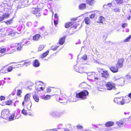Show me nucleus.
<instances>
[{"mask_svg": "<svg viewBox=\"0 0 131 131\" xmlns=\"http://www.w3.org/2000/svg\"><path fill=\"white\" fill-rule=\"evenodd\" d=\"M22 46L20 44H16L15 45H12L10 47L7 48V52L9 54H10L16 50V48L17 51H19L22 50Z\"/></svg>", "mask_w": 131, "mask_h": 131, "instance_id": "1", "label": "nucleus"}, {"mask_svg": "<svg viewBox=\"0 0 131 131\" xmlns=\"http://www.w3.org/2000/svg\"><path fill=\"white\" fill-rule=\"evenodd\" d=\"M28 1L27 0H16L17 5L15 11L17 12L19 9L27 7L28 5Z\"/></svg>", "mask_w": 131, "mask_h": 131, "instance_id": "2", "label": "nucleus"}, {"mask_svg": "<svg viewBox=\"0 0 131 131\" xmlns=\"http://www.w3.org/2000/svg\"><path fill=\"white\" fill-rule=\"evenodd\" d=\"M97 69L100 75L101 76L100 77L101 79L103 78H107L109 77V74L107 71L99 68H97Z\"/></svg>", "mask_w": 131, "mask_h": 131, "instance_id": "3", "label": "nucleus"}, {"mask_svg": "<svg viewBox=\"0 0 131 131\" xmlns=\"http://www.w3.org/2000/svg\"><path fill=\"white\" fill-rule=\"evenodd\" d=\"M88 92L86 90L77 93L76 94V97L81 100H84L86 98V96L88 95Z\"/></svg>", "mask_w": 131, "mask_h": 131, "instance_id": "4", "label": "nucleus"}, {"mask_svg": "<svg viewBox=\"0 0 131 131\" xmlns=\"http://www.w3.org/2000/svg\"><path fill=\"white\" fill-rule=\"evenodd\" d=\"M126 98H123L122 97H116L114 98V102L118 104L123 105L125 103H129L128 101L126 100Z\"/></svg>", "mask_w": 131, "mask_h": 131, "instance_id": "5", "label": "nucleus"}, {"mask_svg": "<svg viewBox=\"0 0 131 131\" xmlns=\"http://www.w3.org/2000/svg\"><path fill=\"white\" fill-rule=\"evenodd\" d=\"M77 19H76L72 21L67 23L65 25V27L66 28H68L71 27V28L73 27L75 29H76L77 26L79 25V23L77 22Z\"/></svg>", "mask_w": 131, "mask_h": 131, "instance_id": "6", "label": "nucleus"}, {"mask_svg": "<svg viewBox=\"0 0 131 131\" xmlns=\"http://www.w3.org/2000/svg\"><path fill=\"white\" fill-rule=\"evenodd\" d=\"M30 94L28 93L25 96L24 100L22 103V106L24 107L25 106V103H30L31 102L30 100Z\"/></svg>", "mask_w": 131, "mask_h": 131, "instance_id": "7", "label": "nucleus"}, {"mask_svg": "<svg viewBox=\"0 0 131 131\" xmlns=\"http://www.w3.org/2000/svg\"><path fill=\"white\" fill-rule=\"evenodd\" d=\"M106 87L108 90H111L114 89V90H116V89L115 88L114 84L110 82L107 83L106 84Z\"/></svg>", "mask_w": 131, "mask_h": 131, "instance_id": "8", "label": "nucleus"}, {"mask_svg": "<svg viewBox=\"0 0 131 131\" xmlns=\"http://www.w3.org/2000/svg\"><path fill=\"white\" fill-rule=\"evenodd\" d=\"M39 8H36V7L35 8H33L32 10V14L36 15L37 17H39L41 15L40 10Z\"/></svg>", "mask_w": 131, "mask_h": 131, "instance_id": "9", "label": "nucleus"}, {"mask_svg": "<svg viewBox=\"0 0 131 131\" xmlns=\"http://www.w3.org/2000/svg\"><path fill=\"white\" fill-rule=\"evenodd\" d=\"M124 61V59L123 58H120L119 59L116 64L117 67L118 68H121L123 66V64Z\"/></svg>", "mask_w": 131, "mask_h": 131, "instance_id": "10", "label": "nucleus"}, {"mask_svg": "<svg viewBox=\"0 0 131 131\" xmlns=\"http://www.w3.org/2000/svg\"><path fill=\"white\" fill-rule=\"evenodd\" d=\"M4 30L5 31V33L7 35H10L13 32V29L10 27L5 28Z\"/></svg>", "mask_w": 131, "mask_h": 131, "instance_id": "11", "label": "nucleus"}, {"mask_svg": "<svg viewBox=\"0 0 131 131\" xmlns=\"http://www.w3.org/2000/svg\"><path fill=\"white\" fill-rule=\"evenodd\" d=\"M87 68H86L81 66L79 67V68L78 69H76L77 72L80 73H85V71L86 70Z\"/></svg>", "mask_w": 131, "mask_h": 131, "instance_id": "12", "label": "nucleus"}, {"mask_svg": "<svg viewBox=\"0 0 131 131\" xmlns=\"http://www.w3.org/2000/svg\"><path fill=\"white\" fill-rule=\"evenodd\" d=\"M10 114L9 111L8 109L4 110L1 112V115L2 116H4L5 117L9 115Z\"/></svg>", "mask_w": 131, "mask_h": 131, "instance_id": "13", "label": "nucleus"}, {"mask_svg": "<svg viewBox=\"0 0 131 131\" xmlns=\"http://www.w3.org/2000/svg\"><path fill=\"white\" fill-rule=\"evenodd\" d=\"M96 75V73L95 72L89 73H88V77L87 79L90 80H92L93 79L94 76Z\"/></svg>", "mask_w": 131, "mask_h": 131, "instance_id": "14", "label": "nucleus"}, {"mask_svg": "<svg viewBox=\"0 0 131 131\" xmlns=\"http://www.w3.org/2000/svg\"><path fill=\"white\" fill-rule=\"evenodd\" d=\"M49 115L51 116L54 117H57L58 111L56 110H52L49 113Z\"/></svg>", "mask_w": 131, "mask_h": 131, "instance_id": "15", "label": "nucleus"}, {"mask_svg": "<svg viewBox=\"0 0 131 131\" xmlns=\"http://www.w3.org/2000/svg\"><path fill=\"white\" fill-rule=\"evenodd\" d=\"M33 98L35 101L37 102H39V99L38 95L35 93V92H34L32 93Z\"/></svg>", "mask_w": 131, "mask_h": 131, "instance_id": "16", "label": "nucleus"}, {"mask_svg": "<svg viewBox=\"0 0 131 131\" xmlns=\"http://www.w3.org/2000/svg\"><path fill=\"white\" fill-rule=\"evenodd\" d=\"M125 120H123V121H120L117 122L116 123L117 125L119 127H122L125 124Z\"/></svg>", "mask_w": 131, "mask_h": 131, "instance_id": "17", "label": "nucleus"}, {"mask_svg": "<svg viewBox=\"0 0 131 131\" xmlns=\"http://www.w3.org/2000/svg\"><path fill=\"white\" fill-rule=\"evenodd\" d=\"M125 81V80L124 79L122 78H121L118 79L117 82L119 85L122 86L124 85Z\"/></svg>", "mask_w": 131, "mask_h": 131, "instance_id": "18", "label": "nucleus"}, {"mask_svg": "<svg viewBox=\"0 0 131 131\" xmlns=\"http://www.w3.org/2000/svg\"><path fill=\"white\" fill-rule=\"evenodd\" d=\"M9 14H4L2 16H0V22L3 20L4 19H6L9 17Z\"/></svg>", "mask_w": 131, "mask_h": 131, "instance_id": "19", "label": "nucleus"}, {"mask_svg": "<svg viewBox=\"0 0 131 131\" xmlns=\"http://www.w3.org/2000/svg\"><path fill=\"white\" fill-rule=\"evenodd\" d=\"M113 73L116 72L118 71V67L114 66H111V67H109Z\"/></svg>", "mask_w": 131, "mask_h": 131, "instance_id": "20", "label": "nucleus"}, {"mask_svg": "<svg viewBox=\"0 0 131 131\" xmlns=\"http://www.w3.org/2000/svg\"><path fill=\"white\" fill-rule=\"evenodd\" d=\"M40 63L38 60L36 59L34 61L33 66L35 67H39Z\"/></svg>", "mask_w": 131, "mask_h": 131, "instance_id": "21", "label": "nucleus"}, {"mask_svg": "<svg viewBox=\"0 0 131 131\" xmlns=\"http://www.w3.org/2000/svg\"><path fill=\"white\" fill-rule=\"evenodd\" d=\"M66 36H64L62 37L61 38H60L59 40V43L60 45H62L64 44L65 42V39L66 38Z\"/></svg>", "mask_w": 131, "mask_h": 131, "instance_id": "22", "label": "nucleus"}, {"mask_svg": "<svg viewBox=\"0 0 131 131\" xmlns=\"http://www.w3.org/2000/svg\"><path fill=\"white\" fill-rule=\"evenodd\" d=\"M58 100L61 103L66 102L67 101V99L65 98H63V97H59Z\"/></svg>", "mask_w": 131, "mask_h": 131, "instance_id": "23", "label": "nucleus"}, {"mask_svg": "<svg viewBox=\"0 0 131 131\" xmlns=\"http://www.w3.org/2000/svg\"><path fill=\"white\" fill-rule=\"evenodd\" d=\"M40 36V35L39 34H37L33 36L32 39L34 41L38 40Z\"/></svg>", "mask_w": 131, "mask_h": 131, "instance_id": "24", "label": "nucleus"}, {"mask_svg": "<svg viewBox=\"0 0 131 131\" xmlns=\"http://www.w3.org/2000/svg\"><path fill=\"white\" fill-rule=\"evenodd\" d=\"M6 49L5 48H0V57L3 56L2 53L5 52Z\"/></svg>", "mask_w": 131, "mask_h": 131, "instance_id": "25", "label": "nucleus"}, {"mask_svg": "<svg viewBox=\"0 0 131 131\" xmlns=\"http://www.w3.org/2000/svg\"><path fill=\"white\" fill-rule=\"evenodd\" d=\"M105 125L106 127H109L113 125L114 123L110 121L106 122Z\"/></svg>", "mask_w": 131, "mask_h": 131, "instance_id": "26", "label": "nucleus"}, {"mask_svg": "<svg viewBox=\"0 0 131 131\" xmlns=\"http://www.w3.org/2000/svg\"><path fill=\"white\" fill-rule=\"evenodd\" d=\"M21 43L23 45H27L30 43V41H27L26 39H24L21 41Z\"/></svg>", "mask_w": 131, "mask_h": 131, "instance_id": "27", "label": "nucleus"}, {"mask_svg": "<svg viewBox=\"0 0 131 131\" xmlns=\"http://www.w3.org/2000/svg\"><path fill=\"white\" fill-rule=\"evenodd\" d=\"M86 3L90 5H92L95 3V1L93 0H86Z\"/></svg>", "mask_w": 131, "mask_h": 131, "instance_id": "28", "label": "nucleus"}, {"mask_svg": "<svg viewBox=\"0 0 131 131\" xmlns=\"http://www.w3.org/2000/svg\"><path fill=\"white\" fill-rule=\"evenodd\" d=\"M93 79L95 80H98V82L101 81H102V79H101L100 77H98L97 74L96 73V75L94 76Z\"/></svg>", "mask_w": 131, "mask_h": 131, "instance_id": "29", "label": "nucleus"}, {"mask_svg": "<svg viewBox=\"0 0 131 131\" xmlns=\"http://www.w3.org/2000/svg\"><path fill=\"white\" fill-rule=\"evenodd\" d=\"M49 52L48 51H47L43 53L40 56L41 58H43L46 57L49 54Z\"/></svg>", "mask_w": 131, "mask_h": 131, "instance_id": "30", "label": "nucleus"}, {"mask_svg": "<svg viewBox=\"0 0 131 131\" xmlns=\"http://www.w3.org/2000/svg\"><path fill=\"white\" fill-rule=\"evenodd\" d=\"M77 129L80 131H83L84 130L82 126L80 125H78L77 126Z\"/></svg>", "mask_w": 131, "mask_h": 131, "instance_id": "31", "label": "nucleus"}, {"mask_svg": "<svg viewBox=\"0 0 131 131\" xmlns=\"http://www.w3.org/2000/svg\"><path fill=\"white\" fill-rule=\"evenodd\" d=\"M39 1V0H32L31 4L32 5L37 6V7L38 6V5H37Z\"/></svg>", "mask_w": 131, "mask_h": 131, "instance_id": "32", "label": "nucleus"}, {"mask_svg": "<svg viewBox=\"0 0 131 131\" xmlns=\"http://www.w3.org/2000/svg\"><path fill=\"white\" fill-rule=\"evenodd\" d=\"M79 8L81 9H84L86 8V4H83L80 5L79 6Z\"/></svg>", "mask_w": 131, "mask_h": 131, "instance_id": "33", "label": "nucleus"}, {"mask_svg": "<svg viewBox=\"0 0 131 131\" xmlns=\"http://www.w3.org/2000/svg\"><path fill=\"white\" fill-rule=\"evenodd\" d=\"M35 84L37 85H42L44 84V83L41 81H37L35 82Z\"/></svg>", "mask_w": 131, "mask_h": 131, "instance_id": "34", "label": "nucleus"}, {"mask_svg": "<svg viewBox=\"0 0 131 131\" xmlns=\"http://www.w3.org/2000/svg\"><path fill=\"white\" fill-rule=\"evenodd\" d=\"M25 104L27 105V108L29 110H30L31 107L32 106L31 102L30 103H25Z\"/></svg>", "mask_w": 131, "mask_h": 131, "instance_id": "35", "label": "nucleus"}, {"mask_svg": "<svg viewBox=\"0 0 131 131\" xmlns=\"http://www.w3.org/2000/svg\"><path fill=\"white\" fill-rule=\"evenodd\" d=\"M112 5V3H109L107 5H105L103 6V7L105 8H108V7H110Z\"/></svg>", "mask_w": 131, "mask_h": 131, "instance_id": "36", "label": "nucleus"}, {"mask_svg": "<svg viewBox=\"0 0 131 131\" xmlns=\"http://www.w3.org/2000/svg\"><path fill=\"white\" fill-rule=\"evenodd\" d=\"M105 19L102 16H100L99 18V21L101 23H103Z\"/></svg>", "mask_w": 131, "mask_h": 131, "instance_id": "37", "label": "nucleus"}, {"mask_svg": "<svg viewBox=\"0 0 131 131\" xmlns=\"http://www.w3.org/2000/svg\"><path fill=\"white\" fill-rule=\"evenodd\" d=\"M45 47V46L43 45H40L38 47V50L40 51L42 50Z\"/></svg>", "mask_w": 131, "mask_h": 131, "instance_id": "38", "label": "nucleus"}, {"mask_svg": "<svg viewBox=\"0 0 131 131\" xmlns=\"http://www.w3.org/2000/svg\"><path fill=\"white\" fill-rule=\"evenodd\" d=\"M131 39V35L129 36L128 37H127L123 41L125 42H128L130 40V39Z\"/></svg>", "mask_w": 131, "mask_h": 131, "instance_id": "39", "label": "nucleus"}, {"mask_svg": "<svg viewBox=\"0 0 131 131\" xmlns=\"http://www.w3.org/2000/svg\"><path fill=\"white\" fill-rule=\"evenodd\" d=\"M30 61H26L24 62L23 64H20V65L21 67H23V66L25 65L26 64H28V65H30Z\"/></svg>", "mask_w": 131, "mask_h": 131, "instance_id": "40", "label": "nucleus"}, {"mask_svg": "<svg viewBox=\"0 0 131 131\" xmlns=\"http://www.w3.org/2000/svg\"><path fill=\"white\" fill-rule=\"evenodd\" d=\"M35 90L38 91H43L44 89V88H43V87H41L40 88H38L36 86H35Z\"/></svg>", "mask_w": 131, "mask_h": 131, "instance_id": "41", "label": "nucleus"}, {"mask_svg": "<svg viewBox=\"0 0 131 131\" xmlns=\"http://www.w3.org/2000/svg\"><path fill=\"white\" fill-rule=\"evenodd\" d=\"M85 23L87 24H88L90 22V19L89 17H86L85 18Z\"/></svg>", "mask_w": 131, "mask_h": 131, "instance_id": "42", "label": "nucleus"}, {"mask_svg": "<svg viewBox=\"0 0 131 131\" xmlns=\"http://www.w3.org/2000/svg\"><path fill=\"white\" fill-rule=\"evenodd\" d=\"M15 116V114L13 113L11 115L10 117H9V119L10 121H11L14 119V118Z\"/></svg>", "mask_w": 131, "mask_h": 131, "instance_id": "43", "label": "nucleus"}, {"mask_svg": "<svg viewBox=\"0 0 131 131\" xmlns=\"http://www.w3.org/2000/svg\"><path fill=\"white\" fill-rule=\"evenodd\" d=\"M105 127H104L103 128H100V130H103L104 129V130H103V131H108L109 130H110V129L109 128H108V127L105 128Z\"/></svg>", "mask_w": 131, "mask_h": 131, "instance_id": "44", "label": "nucleus"}, {"mask_svg": "<svg viewBox=\"0 0 131 131\" xmlns=\"http://www.w3.org/2000/svg\"><path fill=\"white\" fill-rule=\"evenodd\" d=\"M24 29V27L23 28L22 26H20L17 28V30L19 31H20L23 29Z\"/></svg>", "mask_w": 131, "mask_h": 131, "instance_id": "45", "label": "nucleus"}, {"mask_svg": "<svg viewBox=\"0 0 131 131\" xmlns=\"http://www.w3.org/2000/svg\"><path fill=\"white\" fill-rule=\"evenodd\" d=\"M51 96L48 95H47L45 96V100H47L50 99Z\"/></svg>", "mask_w": 131, "mask_h": 131, "instance_id": "46", "label": "nucleus"}, {"mask_svg": "<svg viewBox=\"0 0 131 131\" xmlns=\"http://www.w3.org/2000/svg\"><path fill=\"white\" fill-rule=\"evenodd\" d=\"M22 113L25 115H27V113L24 108L21 111Z\"/></svg>", "mask_w": 131, "mask_h": 131, "instance_id": "47", "label": "nucleus"}, {"mask_svg": "<svg viewBox=\"0 0 131 131\" xmlns=\"http://www.w3.org/2000/svg\"><path fill=\"white\" fill-rule=\"evenodd\" d=\"M82 60H87V56L85 54L83 55L81 57Z\"/></svg>", "mask_w": 131, "mask_h": 131, "instance_id": "48", "label": "nucleus"}, {"mask_svg": "<svg viewBox=\"0 0 131 131\" xmlns=\"http://www.w3.org/2000/svg\"><path fill=\"white\" fill-rule=\"evenodd\" d=\"M116 2L118 4H119L123 2V0H116Z\"/></svg>", "mask_w": 131, "mask_h": 131, "instance_id": "49", "label": "nucleus"}, {"mask_svg": "<svg viewBox=\"0 0 131 131\" xmlns=\"http://www.w3.org/2000/svg\"><path fill=\"white\" fill-rule=\"evenodd\" d=\"M13 69V68L11 66H9L7 68V71L8 72H11Z\"/></svg>", "mask_w": 131, "mask_h": 131, "instance_id": "50", "label": "nucleus"}, {"mask_svg": "<svg viewBox=\"0 0 131 131\" xmlns=\"http://www.w3.org/2000/svg\"><path fill=\"white\" fill-rule=\"evenodd\" d=\"M32 25V23L30 21L26 23V25L28 27H31Z\"/></svg>", "mask_w": 131, "mask_h": 131, "instance_id": "51", "label": "nucleus"}, {"mask_svg": "<svg viewBox=\"0 0 131 131\" xmlns=\"http://www.w3.org/2000/svg\"><path fill=\"white\" fill-rule=\"evenodd\" d=\"M58 47V46L55 47V46H53L51 47V48L52 50H56L57 49Z\"/></svg>", "mask_w": 131, "mask_h": 131, "instance_id": "52", "label": "nucleus"}, {"mask_svg": "<svg viewBox=\"0 0 131 131\" xmlns=\"http://www.w3.org/2000/svg\"><path fill=\"white\" fill-rule=\"evenodd\" d=\"M113 10L116 12H119L120 11V9L118 8H116L113 9Z\"/></svg>", "mask_w": 131, "mask_h": 131, "instance_id": "53", "label": "nucleus"}, {"mask_svg": "<svg viewBox=\"0 0 131 131\" xmlns=\"http://www.w3.org/2000/svg\"><path fill=\"white\" fill-rule=\"evenodd\" d=\"M12 20L11 19L10 20L7 21L6 22V23L7 25H9L12 23Z\"/></svg>", "mask_w": 131, "mask_h": 131, "instance_id": "54", "label": "nucleus"}, {"mask_svg": "<svg viewBox=\"0 0 131 131\" xmlns=\"http://www.w3.org/2000/svg\"><path fill=\"white\" fill-rule=\"evenodd\" d=\"M96 14V13H94L93 14H92L90 16V18H94L95 17V14Z\"/></svg>", "mask_w": 131, "mask_h": 131, "instance_id": "55", "label": "nucleus"}, {"mask_svg": "<svg viewBox=\"0 0 131 131\" xmlns=\"http://www.w3.org/2000/svg\"><path fill=\"white\" fill-rule=\"evenodd\" d=\"M126 79L128 80H131V76L128 75H127L126 76Z\"/></svg>", "mask_w": 131, "mask_h": 131, "instance_id": "56", "label": "nucleus"}, {"mask_svg": "<svg viewBox=\"0 0 131 131\" xmlns=\"http://www.w3.org/2000/svg\"><path fill=\"white\" fill-rule=\"evenodd\" d=\"M12 103V102L11 100H9L8 101H7L6 102V105H10Z\"/></svg>", "mask_w": 131, "mask_h": 131, "instance_id": "57", "label": "nucleus"}, {"mask_svg": "<svg viewBox=\"0 0 131 131\" xmlns=\"http://www.w3.org/2000/svg\"><path fill=\"white\" fill-rule=\"evenodd\" d=\"M86 84L85 82H83L80 84L79 85V86L81 87L82 88H83L84 87L83 85H84Z\"/></svg>", "mask_w": 131, "mask_h": 131, "instance_id": "58", "label": "nucleus"}, {"mask_svg": "<svg viewBox=\"0 0 131 131\" xmlns=\"http://www.w3.org/2000/svg\"><path fill=\"white\" fill-rule=\"evenodd\" d=\"M21 93V91L20 90H18L17 92V95H20Z\"/></svg>", "mask_w": 131, "mask_h": 131, "instance_id": "59", "label": "nucleus"}, {"mask_svg": "<svg viewBox=\"0 0 131 131\" xmlns=\"http://www.w3.org/2000/svg\"><path fill=\"white\" fill-rule=\"evenodd\" d=\"M73 98H71L70 99L71 100H70V102H75L77 101L78 100L76 99H74L72 100Z\"/></svg>", "mask_w": 131, "mask_h": 131, "instance_id": "60", "label": "nucleus"}, {"mask_svg": "<svg viewBox=\"0 0 131 131\" xmlns=\"http://www.w3.org/2000/svg\"><path fill=\"white\" fill-rule=\"evenodd\" d=\"M38 25V22L37 21H35L34 23V27H36Z\"/></svg>", "mask_w": 131, "mask_h": 131, "instance_id": "61", "label": "nucleus"}, {"mask_svg": "<svg viewBox=\"0 0 131 131\" xmlns=\"http://www.w3.org/2000/svg\"><path fill=\"white\" fill-rule=\"evenodd\" d=\"M128 24H123L122 25V26L123 28H124L127 26Z\"/></svg>", "mask_w": 131, "mask_h": 131, "instance_id": "62", "label": "nucleus"}, {"mask_svg": "<svg viewBox=\"0 0 131 131\" xmlns=\"http://www.w3.org/2000/svg\"><path fill=\"white\" fill-rule=\"evenodd\" d=\"M44 29V27H42L38 29L37 30L38 31L41 30L42 31Z\"/></svg>", "mask_w": 131, "mask_h": 131, "instance_id": "63", "label": "nucleus"}, {"mask_svg": "<svg viewBox=\"0 0 131 131\" xmlns=\"http://www.w3.org/2000/svg\"><path fill=\"white\" fill-rule=\"evenodd\" d=\"M5 67L4 66L3 67L2 69L0 70V72H2V73H6L7 72H6L5 71H3L4 70V68H5Z\"/></svg>", "mask_w": 131, "mask_h": 131, "instance_id": "64", "label": "nucleus"}]
</instances>
